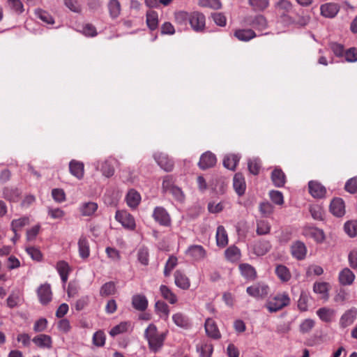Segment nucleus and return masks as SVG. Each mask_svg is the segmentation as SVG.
Here are the masks:
<instances>
[{
    "mask_svg": "<svg viewBox=\"0 0 357 357\" xmlns=\"http://www.w3.org/2000/svg\"><path fill=\"white\" fill-rule=\"evenodd\" d=\"M290 298L286 293L278 294L269 298L266 303V307L269 312H275L289 305Z\"/></svg>",
    "mask_w": 357,
    "mask_h": 357,
    "instance_id": "f257e3e1",
    "label": "nucleus"
},
{
    "mask_svg": "<svg viewBox=\"0 0 357 357\" xmlns=\"http://www.w3.org/2000/svg\"><path fill=\"white\" fill-rule=\"evenodd\" d=\"M115 218L125 228L130 230L135 228V221L133 216L125 211H117Z\"/></svg>",
    "mask_w": 357,
    "mask_h": 357,
    "instance_id": "f03ea898",
    "label": "nucleus"
},
{
    "mask_svg": "<svg viewBox=\"0 0 357 357\" xmlns=\"http://www.w3.org/2000/svg\"><path fill=\"white\" fill-rule=\"evenodd\" d=\"M269 288L264 283H258L247 287L246 292L255 298H262L268 294Z\"/></svg>",
    "mask_w": 357,
    "mask_h": 357,
    "instance_id": "7ed1b4c3",
    "label": "nucleus"
},
{
    "mask_svg": "<svg viewBox=\"0 0 357 357\" xmlns=\"http://www.w3.org/2000/svg\"><path fill=\"white\" fill-rule=\"evenodd\" d=\"M153 218L155 222L162 226L167 227L171 225L170 216L163 207H155L153 213Z\"/></svg>",
    "mask_w": 357,
    "mask_h": 357,
    "instance_id": "20e7f679",
    "label": "nucleus"
},
{
    "mask_svg": "<svg viewBox=\"0 0 357 357\" xmlns=\"http://www.w3.org/2000/svg\"><path fill=\"white\" fill-rule=\"evenodd\" d=\"M189 22L195 31H202L205 27V16L201 13L194 12L190 15Z\"/></svg>",
    "mask_w": 357,
    "mask_h": 357,
    "instance_id": "39448f33",
    "label": "nucleus"
},
{
    "mask_svg": "<svg viewBox=\"0 0 357 357\" xmlns=\"http://www.w3.org/2000/svg\"><path fill=\"white\" fill-rule=\"evenodd\" d=\"M185 255L191 257L195 261H200L205 258L206 252L203 246L199 245H192L189 246L186 250Z\"/></svg>",
    "mask_w": 357,
    "mask_h": 357,
    "instance_id": "423d86ee",
    "label": "nucleus"
},
{
    "mask_svg": "<svg viewBox=\"0 0 357 357\" xmlns=\"http://www.w3.org/2000/svg\"><path fill=\"white\" fill-rule=\"evenodd\" d=\"M303 235L307 238H313L318 243H323L325 239L324 231L313 227H305L303 229Z\"/></svg>",
    "mask_w": 357,
    "mask_h": 357,
    "instance_id": "0eeeda50",
    "label": "nucleus"
},
{
    "mask_svg": "<svg viewBox=\"0 0 357 357\" xmlns=\"http://www.w3.org/2000/svg\"><path fill=\"white\" fill-rule=\"evenodd\" d=\"M330 211L336 217L340 218L345 214V204L342 198H334L330 204Z\"/></svg>",
    "mask_w": 357,
    "mask_h": 357,
    "instance_id": "6e6552de",
    "label": "nucleus"
},
{
    "mask_svg": "<svg viewBox=\"0 0 357 357\" xmlns=\"http://www.w3.org/2000/svg\"><path fill=\"white\" fill-rule=\"evenodd\" d=\"M357 317V310L354 307L347 310L340 317L339 324L341 328L351 326Z\"/></svg>",
    "mask_w": 357,
    "mask_h": 357,
    "instance_id": "1a4fd4ad",
    "label": "nucleus"
},
{
    "mask_svg": "<svg viewBox=\"0 0 357 357\" xmlns=\"http://www.w3.org/2000/svg\"><path fill=\"white\" fill-rule=\"evenodd\" d=\"M291 253L298 260L304 259L307 254V248L305 243L300 241L293 243L291 246Z\"/></svg>",
    "mask_w": 357,
    "mask_h": 357,
    "instance_id": "9d476101",
    "label": "nucleus"
},
{
    "mask_svg": "<svg viewBox=\"0 0 357 357\" xmlns=\"http://www.w3.org/2000/svg\"><path fill=\"white\" fill-rule=\"evenodd\" d=\"M309 192L317 199L324 198L326 193V188L317 181H311L308 183Z\"/></svg>",
    "mask_w": 357,
    "mask_h": 357,
    "instance_id": "9b49d317",
    "label": "nucleus"
},
{
    "mask_svg": "<svg viewBox=\"0 0 357 357\" xmlns=\"http://www.w3.org/2000/svg\"><path fill=\"white\" fill-rule=\"evenodd\" d=\"M340 10V6L335 3H326L321 6V15L327 18L335 17Z\"/></svg>",
    "mask_w": 357,
    "mask_h": 357,
    "instance_id": "f8f14e48",
    "label": "nucleus"
},
{
    "mask_svg": "<svg viewBox=\"0 0 357 357\" xmlns=\"http://www.w3.org/2000/svg\"><path fill=\"white\" fill-rule=\"evenodd\" d=\"M215 163V155L211 152L207 151L201 155L198 165L200 169L204 170L213 167Z\"/></svg>",
    "mask_w": 357,
    "mask_h": 357,
    "instance_id": "ddd939ff",
    "label": "nucleus"
},
{
    "mask_svg": "<svg viewBox=\"0 0 357 357\" xmlns=\"http://www.w3.org/2000/svg\"><path fill=\"white\" fill-rule=\"evenodd\" d=\"M154 158L158 165L166 172H170L172 170L174 162L168 157L167 155L162 153H155L154 155Z\"/></svg>",
    "mask_w": 357,
    "mask_h": 357,
    "instance_id": "4468645a",
    "label": "nucleus"
},
{
    "mask_svg": "<svg viewBox=\"0 0 357 357\" xmlns=\"http://www.w3.org/2000/svg\"><path fill=\"white\" fill-rule=\"evenodd\" d=\"M205 331L206 335L215 340H218L221 337L220 332L214 320L208 318L205 321L204 324Z\"/></svg>",
    "mask_w": 357,
    "mask_h": 357,
    "instance_id": "2eb2a0df",
    "label": "nucleus"
},
{
    "mask_svg": "<svg viewBox=\"0 0 357 357\" xmlns=\"http://www.w3.org/2000/svg\"><path fill=\"white\" fill-rule=\"evenodd\" d=\"M2 193L4 199L10 202H17L20 199L22 192L18 188L7 186L3 188Z\"/></svg>",
    "mask_w": 357,
    "mask_h": 357,
    "instance_id": "dca6fc26",
    "label": "nucleus"
},
{
    "mask_svg": "<svg viewBox=\"0 0 357 357\" xmlns=\"http://www.w3.org/2000/svg\"><path fill=\"white\" fill-rule=\"evenodd\" d=\"M37 293L42 304H47L52 300L51 287L48 284L40 285L38 289Z\"/></svg>",
    "mask_w": 357,
    "mask_h": 357,
    "instance_id": "f3484780",
    "label": "nucleus"
},
{
    "mask_svg": "<svg viewBox=\"0 0 357 357\" xmlns=\"http://www.w3.org/2000/svg\"><path fill=\"white\" fill-rule=\"evenodd\" d=\"M172 320L178 327L183 329H188L192 326L190 319L181 312L174 314L172 315Z\"/></svg>",
    "mask_w": 357,
    "mask_h": 357,
    "instance_id": "a211bd4d",
    "label": "nucleus"
},
{
    "mask_svg": "<svg viewBox=\"0 0 357 357\" xmlns=\"http://www.w3.org/2000/svg\"><path fill=\"white\" fill-rule=\"evenodd\" d=\"M245 22L247 24L250 25L258 30H264L267 27V21L261 15H257L254 18L250 17H247Z\"/></svg>",
    "mask_w": 357,
    "mask_h": 357,
    "instance_id": "6ab92c4d",
    "label": "nucleus"
},
{
    "mask_svg": "<svg viewBox=\"0 0 357 357\" xmlns=\"http://www.w3.org/2000/svg\"><path fill=\"white\" fill-rule=\"evenodd\" d=\"M233 186L236 192L241 196L245 193L246 184L242 174L236 173L233 179Z\"/></svg>",
    "mask_w": 357,
    "mask_h": 357,
    "instance_id": "aec40b11",
    "label": "nucleus"
},
{
    "mask_svg": "<svg viewBox=\"0 0 357 357\" xmlns=\"http://www.w3.org/2000/svg\"><path fill=\"white\" fill-rule=\"evenodd\" d=\"M132 307L138 311H144L148 307V300L143 294H135L132 298Z\"/></svg>",
    "mask_w": 357,
    "mask_h": 357,
    "instance_id": "412c9836",
    "label": "nucleus"
},
{
    "mask_svg": "<svg viewBox=\"0 0 357 357\" xmlns=\"http://www.w3.org/2000/svg\"><path fill=\"white\" fill-rule=\"evenodd\" d=\"M32 342L40 348L50 349L52 344L51 337L45 334H40L35 336L32 339Z\"/></svg>",
    "mask_w": 357,
    "mask_h": 357,
    "instance_id": "4be33fe9",
    "label": "nucleus"
},
{
    "mask_svg": "<svg viewBox=\"0 0 357 357\" xmlns=\"http://www.w3.org/2000/svg\"><path fill=\"white\" fill-rule=\"evenodd\" d=\"M126 199L128 206L135 208L141 202V195L135 190L131 189L128 191Z\"/></svg>",
    "mask_w": 357,
    "mask_h": 357,
    "instance_id": "5701e85b",
    "label": "nucleus"
},
{
    "mask_svg": "<svg viewBox=\"0 0 357 357\" xmlns=\"http://www.w3.org/2000/svg\"><path fill=\"white\" fill-rule=\"evenodd\" d=\"M165 339V334L162 333L157 337L148 340L149 349L154 353L158 352L162 347Z\"/></svg>",
    "mask_w": 357,
    "mask_h": 357,
    "instance_id": "b1692460",
    "label": "nucleus"
},
{
    "mask_svg": "<svg viewBox=\"0 0 357 357\" xmlns=\"http://www.w3.org/2000/svg\"><path fill=\"white\" fill-rule=\"evenodd\" d=\"M98 209V204L93 202L82 203L79 205V211L83 216H91Z\"/></svg>",
    "mask_w": 357,
    "mask_h": 357,
    "instance_id": "393cba45",
    "label": "nucleus"
},
{
    "mask_svg": "<svg viewBox=\"0 0 357 357\" xmlns=\"http://www.w3.org/2000/svg\"><path fill=\"white\" fill-rule=\"evenodd\" d=\"M355 279V275L348 268H344L339 274L340 282L343 285H350Z\"/></svg>",
    "mask_w": 357,
    "mask_h": 357,
    "instance_id": "a878e982",
    "label": "nucleus"
},
{
    "mask_svg": "<svg viewBox=\"0 0 357 357\" xmlns=\"http://www.w3.org/2000/svg\"><path fill=\"white\" fill-rule=\"evenodd\" d=\"M174 279L176 285L182 289H188L190 283L188 278L179 271H176L174 273Z\"/></svg>",
    "mask_w": 357,
    "mask_h": 357,
    "instance_id": "bb28decb",
    "label": "nucleus"
},
{
    "mask_svg": "<svg viewBox=\"0 0 357 357\" xmlns=\"http://www.w3.org/2000/svg\"><path fill=\"white\" fill-rule=\"evenodd\" d=\"M69 169L70 173L80 179L84 176V164L82 162L73 160L70 162Z\"/></svg>",
    "mask_w": 357,
    "mask_h": 357,
    "instance_id": "cd10ccee",
    "label": "nucleus"
},
{
    "mask_svg": "<svg viewBox=\"0 0 357 357\" xmlns=\"http://www.w3.org/2000/svg\"><path fill=\"white\" fill-rule=\"evenodd\" d=\"M317 314L322 321L328 323L333 320L335 312L331 308L321 307L317 311Z\"/></svg>",
    "mask_w": 357,
    "mask_h": 357,
    "instance_id": "c85d7f7f",
    "label": "nucleus"
},
{
    "mask_svg": "<svg viewBox=\"0 0 357 357\" xmlns=\"http://www.w3.org/2000/svg\"><path fill=\"white\" fill-rule=\"evenodd\" d=\"M216 243L221 248L225 247L228 243V236L225 227L220 225L216 231Z\"/></svg>",
    "mask_w": 357,
    "mask_h": 357,
    "instance_id": "c756f323",
    "label": "nucleus"
},
{
    "mask_svg": "<svg viewBox=\"0 0 357 357\" xmlns=\"http://www.w3.org/2000/svg\"><path fill=\"white\" fill-rule=\"evenodd\" d=\"M146 22L148 27L151 30H155L158 26V14L156 11L150 10L146 15Z\"/></svg>",
    "mask_w": 357,
    "mask_h": 357,
    "instance_id": "7c9ffc66",
    "label": "nucleus"
},
{
    "mask_svg": "<svg viewBox=\"0 0 357 357\" xmlns=\"http://www.w3.org/2000/svg\"><path fill=\"white\" fill-rule=\"evenodd\" d=\"M234 36L239 40L247 42L256 37L255 32L250 29H238L234 32Z\"/></svg>",
    "mask_w": 357,
    "mask_h": 357,
    "instance_id": "2f4dec72",
    "label": "nucleus"
},
{
    "mask_svg": "<svg viewBox=\"0 0 357 357\" xmlns=\"http://www.w3.org/2000/svg\"><path fill=\"white\" fill-rule=\"evenodd\" d=\"M95 167L96 169H99L102 172V174L109 178L113 176L114 173V169L112 165L107 161L105 160V162H100L99 161L96 162Z\"/></svg>",
    "mask_w": 357,
    "mask_h": 357,
    "instance_id": "473e14b6",
    "label": "nucleus"
},
{
    "mask_svg": "<svg viewBox=\"0 0 357 357\" xmlns=\"http://www.w3.org/2000/svg\"><path fill=\"white\" fill-rule=\"evenodd\" d=\"M271 248V245L268 241H260L254 245V252L258 256L266 255Z\"/></svg>",
    "mask_w": 357,
    "mask_h": 357,
    "instance_id": "72a5a7b5",
    "label": "nucleus"
},
{
    "mask_svg": "<svg viewBox=\"0 0 357 357\" xmlns=\"http://www.w3.org/2000/svg\"><path fill=\"white\" fill-rule=\"evenodd\" d=\"M314 293L319 294L321 298L328 299V284L325 282H315L313 286Z\"/></svg>",
    "mask_w": 357,
    "mask_h": 357,
    "instance_id": "f704fd0d",
    "label": "nucleus"
},
{
    "mask_svg": "<svg viewBox=\"0 0 357 357\" xmlns=\"http://www.w3.org/2000/svg\"><path fill=\"white\" fill-rule=\"evenodd\" d=\"M79 254V256L86 259L89 257L90 255L89 241L84 236H81L78 241Z\"/></svg>",
    "mask_w": 357,
    "mask_h": 357,
    "instance_id": "c9c22d12",
    "label": "nucleus"
},
{
    "mask_svg": "<svg viewBox=\"0 0 357 357\" xmlns=\"http://www.w3.org/2000/svg\"><path fill=\"white\" fill-rule=\"evenodd\" d=\"M239 160L240 157L238 155H226L223 159V165L228 169L234 170Z\"/></svg>",
    "mask_w": 357,
    "mask_h": 357,
    "instance_id": "e433bc0d",
    "label": "nucleus"
},
{
    "mask_svg": "<svg viewBox=\"0 0 357 357\" xmlns=\"http://www.w3.org/2000/svg\"><path fill=\"white\" fill-rule=\"evenodd\" d=\"M275 272L282 282H288L291 278L289 268L284 265H278Z\"/></svg>",
    "mask_w": 357,
    "mask_h": 357,
    "instance_id": "4c0bfd02",
    "label": "nucleus"
},
{
    "mask_svg": "<svg viewBox=\"0 0 357 357\" xmlns=\"http://www.w3.org/2000/svg\"><path fill=\"white\" fill-rule=\"evenodd\" d=\"M155 308L160 317L165 321L167 320L169 314V309L167 303L163 301H158L155 304Z\"/></svg>",
    "mask_w": 357,
    "mask_h": 357,
    "instance_id": "58836bf2",
    "label": "nucleus"
},
{
    "mask_svg": "<svg viewBox=\"0 0 357 357\" xmlns=\"http://www.w3.org/2000/svg\"><path fill=\"white\" fill-rule=\"evenodd\" d=\"M271 179L277 187H282L285 183V175L280 169H275L271 174Z\"/></svg>",
    "mask_w": 357,
    "mask_h": 357,
    "instance_id": "ea45409f",
    "label": "nucleus"
},
{
    "mask_svg": "<svg viewBox=\"0 0 357 357\" xmlns=\"http://www.w3.org/2000/svg\"><path fill=\"white\" fill-rule=\"evenodd\" d=\"M56 270L60 275L63 283L65 284L67 282L68 278V264L64 261H60L56 264Z\"/></svg>",
    "mask_w": 357,
    "mask_h": 357,
    "instance_id": "a19ab883",
    "label": "nucleus"
},
{
    "mask_svg": "<svg viewBox=\"0 0 357 357\" xmlns=\"http://www.w3.org/2000/svg\"><path fill=\"white\" fill-rule=\"evenodd\" d=\"M130 327V323L128 321L121 322L119 324L114 326L109 331L112 337H115L119 334L127 332Z\"/></svg>",
    "mask_w": 357,
    "mask_h": 357,
    "instance_id": "79ce46f5",
    "label": "nucleus"
},
{
    "mask_svg": "<svg viewBox=\"0 0 357 357\" xmlns=\"http://www.w3.org/2000/svg\"><path fill=\"white\" fill-rule=\"evenodd\" d=\"M160 291L163 298L171 304H174L177 302V296L167 286L161 285Z\"/></svg>",
    "mask_w": 357,
    "mask_h": 357,
    "instance_id": "37998d69",
    "label": "nucleus"
},
{
    "mask_svg": "<svg viewBox=\"0 0 357 357\" xmlns=\"http://www.w3.org/2000/svg\"><path fill=\"white\" fill-rule=\"evenodd\" d=\"M271 231V225L268 221L265 220H259L257 221L256 232L258 235H266L269 234Z\"/></svg>",
    "mask_w": 357,
    "mask_h": 357,
    "instance_id": "c03bdc74",
    "label": "nucleus"
},
{
    "mask_svg": "<svg viewBox=\"0 0 357 357\" xmlns=\"http://www.w3.org/2000/svg\"><path fill=\"white\" fill-rule=\"evenodd\" d=\"M29 224V218L26 216L15 219L11 222V228L14 233L17 232L23 227Z\"/></svg>",
    "mask_w": 357,
    "mask_h": 357,
    "instance_id": "a18cd8bd",
    "label": "nucleus"
},
{
    "mask_svg": "<svg viewBox=\"0 0 357 357\" xmlns=\"http://www.w3.org/2000/svg\"><path fill=\"white\" fill-rule=\"evenodd\" d=\"M241 274L247 279L253 280L256 276L255 269L250 265L243 264L240 265Z\"/></svg>",
    "mask_w": 357,
    "mask_h": 357,
    "instance_id": "49530a36",
    "label": "nucleus"
},
{
    "mask_svg": "<svg viewBox=\"0 0 357 357\" xmlns=\"http://www.w3.org/2000/svg\"><path fill=\"white\" fill-rule=\"evenodd\" d=\"M108 8L112 18H116L121 13V4L118 0H110Z\"/></svg>",
    "mask_w": 357,
    "mask_h": 357,
    "instance_id": "de8ad7c7",
    "label": "nucleus"
},
{
    "mask_svg": "<svg viewBox=\"0 0 357 357\" xmlns=\"http://www.w3.org/2000/svg\"><path fill=\"white\" fill-rule=\"evenodd\" d=\"M226 258L231 261H235L240 257L241 252L240 250L236 246H230L225 250Z\"/></svg>",
    "mask_w": 357,
    "mask_h": 357,
    "instance_id": "09e8293b",
    "label": "nucleus"
},
{
    "mask_svg": "<svg viewBox=\"0 0 357 357\" xmlns=\"http://www.w3.org/2000/svg\"><path fill=\"white\" fill-rule=\"evenodd\" d=\"M200 357H211L213 347L211 344L205 343L197 347Z\"/></svg>",
    "mask_w": 357,
    "mask_h": 357,
    "instance_id": "8fccbe9b",
    "label": "nucleus"
},
{
    "mask_svg": "<svg viewBox=\"0 0 357 357\" xmlns=\"http://www.w3.org/2000/svg\"><path fill=\"white\" fill-rule=\"evenodd\" d=\"M259 209L263 216L269 217L273 213L274 207L270 202H264L260 203Z\"/></svg>",
    "mask_w": 357,
    "mask_h": 357,
    "instance_id": "3c124183",
    "label": "nucleus"
},
{
    "mask_svg": "<svg viewBox=\"0 0 357 357\" xmlns=\"http://www.w3.org/2000/svg\"><path fill=\"white\" fill-rule=\"evenodd\" d=\"M199 5L202 7L210 8L214 10H218L222 6L220 0H199Z\"/></svg>",
    "mask_w": 357,
    "mask_h": 357,
    "instance_id": "603ef678",
    "label": "nucleus"
},
{
    "mask_svg": "<svg viewBox=\"0 0 357 357\" xmlns=\"http://www.w3.org/2000/svg\"><path fill=\"white\" fill-rule=\"evenodd\" d=\"M345 232L350 237H355L357 235V221H348L344 224Z\"/></svg>",
    "mask_w": 357,
    "mask_h": 357,
    "instance_id": "864d4df0",
    "label": "nucleus"
},
{
    "mask_svg": "<svg viewBox=\"0 0 357 357\" xmlns=\"http://www.w3.org/2000/svg\"><path fill=\"white\" fill-rule=\"evenodd\" d=\"M178 259L174 256H170L167 261L164 269V275L167 277L169 276L172 272V271L175 268L177 265Z\"/></svg>",
    "mask_w": 357,
    "mask_h": 357,
    "instance_id": "5fc2aeb1",
    "label": "nucleus"
},
{
    "mask_svg": "<svg viewBox=\"0 0 357 357\" xmlns=\"http://www.w3.org/2000/svg\"><path fill=\"white\" fill-rule=\"evenodd\" d=\"M248 3L255 10H264L269 5L268 0H248Z\"/></svg>",
    "mask_w": 357,
    "mask_h": 357,
    "instance_id": "6e6d98bb",
    "label": "nucleus"
},
{
    "mask_svg": "<svg viewBox=\"0 0 357 357\" xmlns=\"http://www.w3.org/2000/svg\"><path fill=\"white\" fill-rule=\"evenodd\" d=\"M115 284L112 282H106L100 289V294L102 296L112 295L115 292Z\"/></svg>",
    "mask_w": 357,
    "mask_h": 357,
    "instance_id": "4d7b16f0",
    "label": "nucleus"
},
{
    "mask_svg": "<svg viewBox=\"0 0 357 357\" xmlns=\"http://www.w3.org/2000/svg\"><path fill=\"white\" fill-rule=\"evenodd\" d=\"M47 214L52 219H62L65 215L66 212L60 208H47Z\"/></svg>",
    "mask_w": 357,
    "mask_h": 357,
    "instance_id": "13d9d810",
    "label": "nucleus"
},
{
    "mask_svg": "<svg viewBox=\"0 0 357 357\" xmlns=\"http://www.w3.org/2000/svg\"><path fill=\"white\" fill-rule=\"evenodd\" d=\"M149 250L145 247H142L139 249L137 252V258L139 261L143 265H148L149 264Z\"/></svg>",
    "mask_w": 357,
    "mask_h": 357,
    "instance_id": "bf43d9fd",
    "label": "nucleus"
},
{
    "mask_svg": "<svg viewBox=\"0 0 357 357\" xmlns=\"http://www.w3.org/2000/svg\"><path fill=\"white\" fill-rule=\"evenodd\" d=\"M248 169L250 172L254 175H257L259 172L261 163L257 158L250 159L248 162Z\"/></svg>",
    "mask_w": 357,
    "mask_h": 357,
    "instance_id": "052dcab7",
    "label": "nucleus"
},
{
    "mask_svg": "<svg viewBox=\"0 0 357 357\" xmlns=\"http://www.w3.org/2000/svg\"><path fill=\"white\" fill-rule=\"evenodd\" d=\"M269 196L271 201L277 205H282L284 203V198L282 193L278 190H271L269 192Z\"/></svg>",
    "mask_w": 357,
    "mask_h": 357,
    "instance_id": "680f3d73",
    "label": "nucleus"
},
{
    "mask_svg": "<svg viewBox=\"0 0 357 357\" xmlns=\"http://www.w3.org/2000/svg\"><path fill=\"white\" fill-rule=\"evenodd\" d=\"M174 186L172 176H166L163 178L162 189L164 193H169L172 190V188H174Z\"/></svg>",
    "mask_w": 357,
    "mask_h": 357,
    "instance_id": "e2e57ef3",
    "label": "nucleus"
},
{
    "mask_svg": "<svg viewBox=\"0 0 357 357\" xmlns=\"http://www.w3.org/2000/svg\"><path fill=\"white\" fill-rule=\"evenodd\" d=\"M36 15L47 24H54V20L52 17L46 11L37 10H36Z\"/></svg>",
    "mask_w": 357,
    "mask_h": 357,
    "instance_id": "0e129e2a",
    "label": "nucleus"
},
{
    "mask_svg": "<svg viewBox=\"0 0 357 357\" xmlns=\"http://www.w3.org/2000/svg\"><path fill=\"white\" fill-rule=\"evenodd\" d=\"M159 335L156 326L153 324H149L144 331V337L147 341Z\"/></svg>",
    "mask_w": 357,
    "mask_h": 357,
    "instance_id": "69168bd1",
    "label": "nucleus"
},
{
    "mask_svg": "<svg viewBox=\"0 0 357 357\" xmlns=\"http://www.w3.org/2000/svg\"><path fill=\"white\" fill-rule=\"evenodd\" d=\"M345 190L350 193H355L357 192V176L348 180L344 186Z\"/></svg>",
    "mask_w": 357,
    "mask_h": 357,
    "instance_id": "338daca9",
    "label": "nucleus"
},
{
    "mask_svg": "<svg viewBox=\"0 0 357 357\" xmlns=\"http://www.w3.org/2000/svg\"><path fill=\"white\" fill-rule=\"evenodd\" d=\"M348 260L349 266L354 269H357V248H354L350 251Z\"/></svg>",
    "mask_w": 357,
    "mask_h": 357,
    "instance_id": "774afa93",
    "label": "nucleus"
}]
</instances>
